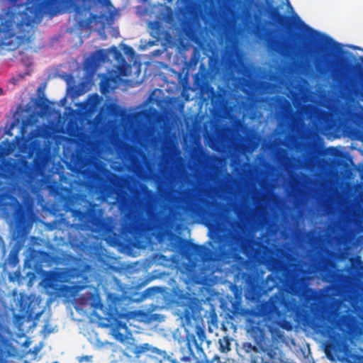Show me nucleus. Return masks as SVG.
Wrapping results in <instances>:
<instances>
[{
    "label": "nucleus",
    "mask_w": 363,
    "mask_h": 363,
    "mask_svg": "<svg viewBox=\"0 0 363 363\" xmlns=\"http://www.w3.org/2000/svg\"><path fill=\"white\" fill-rule=\"evenodd\" d=\"M289 143L291 150L289 169V196L291 203L289 266L278 257H270L267 267L272 272L266 279L267 291L278 289L266 306V313L278 320H284L288 313H295V111H289Z\"/></svg>",
    "instance_id": "obj_1"
},
{
    "label": "nucleus",
    "mask_w": 363,
    "mask_h": 363,
    "mask_svg": "<svg viewBox=\"0 0 363 363\" xmlns=\"http://www.w3.org/2000/svg\"><path fill=\"white\" fill-rule=\"evenodd\" d=\"M6 4L0 16V45H8L7 41L15 38L21 43H31L34 40L37 25L41 21L43 14L64 4L75 9L81 5L90 4L92 0H28L25 4L21 0H0ZM102 4L110 3L109 0H97Z\"/></svg>",
    "instance_id": "obj_2"
},
{
    "label": "nucleus",
    "mask_w": 363,
    "mask_h": 363,
    "mask_svg": "<svg viewBox=\"0 0 363 363\" xmlns=\"http://www.w3.org/2000/svg\"><path fill=\"white\" fill-rule=\"evenodd\" d=\"M303 324L326 338L325 352L339 357L350 352L351 337L354 332L353 318L342 315L335 319L321 303L314 301L303 315Z\"/></svg>",
    "instance_id": "obj_3"
},
{
    "label": "nucleus",
    "mask_w": 363,
    "mask_h": 363,
    "mask_svg": "<svg viewBox=\"0 0 363 363\" xmlns=\"http://www.w3.org/2000/svg\"><path fill=\"white\" fill-rule=\"evenodd\" d=\"M270 19L279 33L273 35L271 30L262 24H252L255 35L267 40L268 50L279 56L289 55V99L295 106V14L290 16L279 13L277 8H272L269 13Z\"/></svg>",
    "instance_id": "obj_4"
},
{
    "label": "nucleus",
    "mask_w": 363,
    "mask_h": 363,
    "mask_svg": "<svg viewBox=\"0 0 363 363\" xmlns=\"http://www.w3.org/2000/svg\"><path fill=\"white\" fill-rule=\"evenodd\" d=\"M157 203V194L146 186L143 190V196L136 197L134 206L128 198H121L118 211L123 216L124 230L135 240L143 238L155 230L160 223Z\"/></svg>",
    "instance_id": "obj_5"
},
{
    "label": "nucleus",
    "mask_w": 363,
    "mask_h": 363,
    "mask_svg": "<svg viewBox=\"0 0 363 363\" xmlns=\"http://www.w3.org/2000/svg\"><path fill=\"white\" fill-rule=\"evenodd\" d=\"M333 45L335 48H340L341 45L334 41L325 34L314 30L307 25L296 13V57L300 56L308 62H313L316 69L323 72L325 70L326 56L323 55V49L320 43ZM298 62L296 61V68Z\"/></svg>",
    "instance_id": "obj_6"
},
{
    "label": "nucleus",
    "mask_w": 363,
    "mask_h": 363,
    "mask_svg": "<svg viewBox=\"0 0 363 363\" xmlns=\"http://www.w3.org/2000/svg\"><path fill=\"white\" fill-rule=\"evenodd\" d=\"M213 238L218 244L221 258L228 262L237 260L241 252L247 257H252L257 253V242L240 233H217Z\"/></svg>",
    "instance_id": "obj_7"
},
{
    "label": "nucleus",
    "mask_w": 363,
    "mask_h": 363,
    "mask_svg": "<svg viewBox=\"0 0 363 363\" xmlns=\"http://www.w3.org/2000/svg\"><path fill=\"white\" fill-rule=\"evenodd\" d=\"M298 84L296 83V90ZM318 109L312 105H306L301 109L298 106V93L296 92V152L301 151L302 160L296 157V169L303 162L306 168L310 169L316 166L318 161V150L315 144L311 142H306L301 147L298 141V114L302 113L308 119L315 118Z\"/></svg>",
    "instance_id": "obj_8"
},
{
    "label": "nucleus",
    "mask_w": 363,
    "mask_h": 363,
    "mask_svg": "<svg viewBox=\"0 0 363 363\" xmlns=\"http://www.w3.org/2000/svg\"><path fill=\"white\" fill-rule=\"evenodd\" d=\"M89 206L85 211L72 209V217L78 220L76 228L94 233H104L106 230V223L99 216L96 204L89 203Z\"/></svg>",
    "instance_id": "obj_9"
},
{
    "label": "nucleus",
    "mask_w": 363,
    "mask_h": 363,
    "mask_svg": "<svg viewBox=\"0 0 363 363\" xmlns=\"http://www.w3.org/2000/svg\"><path fill=\"white\" fill-rule=\"evenodd\" d=\"M299 175L296 172V209L298 208V183ZM298 211L296 210V243L298 242ZM298 252L296 251V296H299L298 285L300 280L308 282L320 272L322 265L319 259L315 257L311 258L308 261L301 262L298 259Z\"/></svg>",
    "instance_id": "obj_10"
},
{
    "label": "nucleus",
    "mask_w": 363,
    "mask_h": 363,
    "mask_svg": "<svg viewBox=\"0 0 363 363\" xmlns=\"http://www.w3.org/2000/svg\"><path fill=\"white\" fill-rule=\"evenodd\" d=\"M264 326L265 324L257 323L255 325H251L249 332L256 345L267 354L269 360L274 362L277 355V348L269 347L270 341Z\"/></svg>",
    "instance_id": "obj_11"
},
{
    "label": "nucleus",
    "mask_w": 363,
    "mask_h": 363,
    "mask_svg": "<svg viewBox=\"0 0 363 363\" xmlns=\"http://www.w3.org/2000/svg\"><path fill=\"white\" fill-rule=\"evenodd\" d=\"M135 354L140 363H164L170 359L166 351L152 347L147 343L137 347Z\"/></svg>",
    "instance_id": "obj_12"
},
{
    "label": "nucleus",
    "mask_w": 363,
    "mask_h": 363,
    "mask_svg": "<svg viewBox=\"0 0 363 363\" xmlns=\"http://www.w3.org/2000/svg\"><path fill=\"white\" fill-rule=\"evenodd\" d=\"M14 219L17 230V237H19V239L16 242L17 250H18L23 245L25 241V230L30 224L28 208L24 205H18L14 213Z\"/></svg>",
    "instance_id": "obj_13"
},
{
    "label": "nucleus",
    "mask_w": 363,
    "mask_h": 363,
    "mask_svg": "<svg viewBox=\"0 0 363 363\" xmlns=\"http://www.w3.org/2000/svg\"><path fill=\"white\" fill-rule=\"evenodd\" d=\"M18 306L21 316L26 318L28 320L39 318L42 313L41 311H36L39 304L35 298L30 296L21 294Z\"/></svg>",
    "instance_id": "obj_14"
},
{
    "label": "nucleus",
    "mask_w": 363,
    "mask_h": 363,
    "mask_svg": "<svg viewBox=\"0 0 363 363\" xmlns=\"http://www.w3.org/2000/svg\"><path fill=\"white\" fill-rule=\"evenodd\" d=\"M124 184V179L122 176L110 173L107 178V182L101 185V194L105 198L112 197L118 194Z\"/></svg>",
    "instance_id": "obj_15"
},
{
    "label": "nucleus",
    "mask_w": 363,
    "mask_h": 363,
    "mask_svg": "<svg viewBox=\"0 0 363 363\" xmlns=\"http://www.w3.org/2000/svg\"><path fill=\"white\" fill-rule=\"evenodd\" d=\"M182 314L186 323L190 324L192 320H196L200 311V306L197 298L186 297L182 301Z\"/></svg>",
    "instance_id": "obj_16"
},
{
    "label": "nucleus",
    "mask_w": 363,
    "mask_h": 363,
    "mask_svg": "<svg viewBox=\"0 0 363 363\" xmlns=\"http://www.w3.org/2000/svg\"><path fill=\"white\" fill-rule=\"evenodd\" d=\"M53 279L61 283L74 284V279L82 278V273L80 269L76 267L60 269L59 271L54 272Z\"/></svg>",
    "instance_id": "obj_17"
},
{
    "label": "nucleus",
    "mask_w": 363,
    "mask_h": 363,
    "mask_svg": "<svg viewBox=\"0 0 363 363\" xmlns=\"http://www.w3.org/2000/svg\"><path fill=\"white\" fill-rule=\"evenodd\" d=\"M244 278L246 298L250 300L259 298L261 294V288L257 277L253 274H245Z\"/></svg>",
    "instance_id": "obj_18"
},
{
    "label": "nucleus",
    "mask_w": 363,
    "mask_h": 363,
    "mask_svg": "<svg viewBox=\"0 0 363 363\" xmlns=\"http://www.w3.org/2000/svg\"><path fill=\"white\" fill-rule=\"evenodd\" d=\"M183 242L188 255H194L195 258L198 260L205 261L208 259V257L211 254V250L208 248L203 245L194 244L186 240H184Z\"/></svg>",
    "instance_id": "obj_19"
},
{
    "label": "nucleus",
    "mask_w": 363,
    "mask_h": 363,
    "mask_svg": "<svg viewBox=\"0 0 363 363\" xmlns=\"http://www.w3.org/2000/svg\"><path fill=\"white\" fill-rule=\"evenodd\" d=\"M15 176V164L8 160H4L0 164V189Z\"/></svg>",
    "instance_id": "obj_20"
},
{
    "label": "nucleus",
    "mask_w": 363,
    "mask_h": 363,
    "mask_svg": "<svg viewBox=\"0 0 363 363\" xmlns=\"http://www.w3.org/2000/svg\"><path fill=\"white\" fill-rule=\"evenodd\" d=\"M357 79H355L351 82V90L354 93H358L363 91V67L357 65Z\"/></svg>",
    "instance_id": "obj_21"
},
{
    "label": "nucleus",
    "mask_w": 363,
    "mask_h": 363,
    "mask_svg": "<svg viewBox=\"0 0 363 363\" xmlns=\"http://www.w3.org/2000/svg\"><path fill=\"white\" fill-rule=\"evenodd\" d=\"M150 34L157 40L161 39L164 35V28L159 21H155L150 23Z\"/></svg>",
    "instance_id": "obj_22"
},
{
    "label": "nucleus",
    "mask_w": 363,
    "mask_h": 363,
    "mask_svg": "<svg viewBox=\"0 0 363 363\" xmlns=\"http://www.w3.org/2000/svg\"><path fill=\"white\" fill-rule=\"evenodd\" d=\"M9 347L10 345L6 341L0 340V363H10L7 358L13 354Z\"/></svg>",
    "instance_id": "obj_23"
},
{
    "label": "nucleus",
    "mask_w": 363,
    "mask_h": 363,
    "mask_svg": "<svg viewBox=\"0 0 363 363\" xmlns=\"http://www.w3.org/2000/svg\"><path fill=\"white\" fill-rule=\"evenodd\" d=\"M181 352L183 353V356L180 357L182 362H190L191 357H194L190 340H188L185 342V346L181 347Z\"/></svg>",
    "instance_id": "obj_24"
},
{
    "label": "nucleus",
    "mask_w": 363,
    "mask_h": 363,
    "mask_svg": "<svg viewBox=\"0 0 363 363\" xmlns=\"http://www.w3.org/2000/svg\"><path fill=\"white\" fill-rule=\"evenodd\" d=\"M219 349L222 352H227L230 350V342L228 337L219 339Z\"/></svg>",
    "instance_id": "obj_25"
},
{
    "label": "nucleus",
    "mask_w": 363,
    "mask_h": 363,
    "mask_svg": "<svg viewBox=\"0 0 363 363\" xmlns=\"http://www.w3.org/2000/svg\"><path fill=\"white\" fill-rule=\"evenodd\" d=\"M113 82V79L110 77H106L102 82L101 85V89L102 93L108 92L111 87V84Z\"/></svg>",
    "instance_id": "obj_26"
},
{
    "label": "nucleus",
    "mask_w": 363,
    "mask_h": 363,
    "mask_svg": "<svg viewBox=\"0 0 363 363\" xmlns=\"http://www.w3.org/2000/svg\"><path fill=\"white\" fill-rule=\"evenodd\" d=\"M196 363H222L220 357L217 354L215 355L211 359H208L206 357L203 359L197 361Z\"/></svg>",
    "instance_id": "obj_27"
},
{
    "label": "nucleus",
    "mask_w": 363,
    "mask_h": 363,
    "mask_svg": "<svg viewBox=\"0 0 363 363\" xmlns=\"http://www.w3.org/2000/svg\"><path fill=\"white\" fill-rule=\"evenodd\" d=\"M123 50L125 53L127 55H133L135 54L134 49L128 45H125Z\"/></svg>",
    "instance_id": "obj_28"
},
{
    "label": "nucleus",
    "mask_w": 363,
    "mask_h": 363,
    "mask_svg": "<svg viewBox=\"0 0 363 363\" xmlns=\"http://www.w3.org/2000/svg\"><path fill=\"white\" fill-rule=\"evenodd\" d=\"M7 155L8 150L6 149V147L0 145V158H3Z\"/></svg>",
    "instance_id": "obj_29"
},
{
    "label": "nucleus",
    "mask_w": 363,
    "mask_h": 363,
    "mask_svg": "<svg viewBox=\"0 0 363 363\" xmlns=\"http://www.w3.org/2000/svg\"><path fill=\"white\" fill-rule=\"evenodd\" d=\"M116 327L118 329H127V325L125 323H122L121 321H117Z\"/></svg>",
    "instance_id": "obj_30"
},
{
    "label": "nucleus",
    "mask_w": 363,
    "mask_h": 363,
    "mask_svg": "<svg viewBox=\"0 0 363 363\" xmlns=\"http://www.w3.org/2000/svg\"><path fill=\"white\" fill-rule=\"evenodd\" d=\"M118 318H125L127 320H128L130 317V315L128 313H118Z\"/></svg>",
    "instance_id": "obj_31"
},
{
    "label": "nucleus",
    "mask_w": 363,
    "mask_h": 363,
    "mask_svg": "<svg viewBox=\"0 0 363 363\" xmlns=\"http://www.w3.org/2000/svg\"><path fill=\"white\" fill-rule=\"evenodd\" d=\"M283 328L286 329V330H291L292 329L291 325L289 323H287V322H284V323L283 325Z\"/></svg>",
    "instance_id": "obj_32"
},
{
    "label": "nucleus",
    "mask_w": 363,
    "mask_h": 363,
    "mask_svg": "<svg viewBox=\"0 0 363 363\" xmlns=\"http://www.w3.org/2000/svg\"><path fill=\"white\" fill-rule=\"evenodd\" d=\"M245 346L247 347V349H246V350H247V351H249V350H250H250H255V351H257V348H256V347H255V346L253 347V346L251 345V343H248L247 345H245Z\"/></svg>",
    "instance_id": "obj_33"
},
{
    "label": "nucleus",
    "mask_w": 363,
    "mask_h": 363,
    "mask_svg": "<svg viewBox=\"0 0 363 363\" xmlns=\"http://www.w3.org/2000/svg\"><path fill=\"white\" fill-rule=\"evenodd\" d=\"M198 335H199V339L201 341H203V338L205 337V333L203 330H201L200 332H198Z\"/></svg>",
    "instance_id": "obj_34"
},
{
    "label": "nucleus",
    "mask_w": 363,
    "mask_h": 363,
    "mask_svg": "<svg viewBox=\"0 0 363 363\" xmlns=\"http://www.w3.org/2000/svg\"><path fill=\"white\" fill-rule=\"evenodd\" d=\"M114 50H115V54H116V58L118 59V57H121L122 58V55L121 53L117 50L116 48L114 47L113 48Z\"/></svg>",
    "instance_id": "obj_35"
},
{
    "label": "nucleus",
    "mask_w": 363,
    "mask_h": 363,
    "mask_svg": "<svg viewBox=\"0 0 363 363\" xmlns=\"http://www.w3.org/2000/svg\"><path fill=\"white\" fill-rule=\"evenodd\" d=\"M186 193L187 194V197L188 198H191L192 197V191L191 190H186Z\"/></svg>",
    "instance_id": "obj_36"
},
{
    "label": "nucleus",
    "mask_w": 363,
    "mask_h": 363,
    "mask_svg": "<svg viewBox=\"0 0 363 363\" xmlns=\"http://www.w3.org/2000/svg\"><path fill=\"white\" fill-rule=\"evenodd\" d=\"M167 362H171V363H179L178 360H177L176 359H173L171 357H170V359L167 360Z\"/></svg>",
    "instance_id": "obj_37"
},
{
    "label": "nucleus",
    "mask_w": 363,
    "mask_h": 363,
    "mask_svg": "<svg viewBox=\"0 0 363 363\" xmlns=\"http://www.w3.org/2000/svg\"><path fill=\"white\" fill-rule=\"evenodd\" d=\"M296 322H297L298 321V318H299V314H298L299 306L298 305L297 303H296Z\"/></svg>",
    "instance_id": "obj_38"
},
{
    "label": "nucleus",
    "mask_w": 363,
    "mask_h": 363,
    "mask_svg": "<svg viewBox=\"0 0 363 363\" xmlns=\"http://www.w3.org/2000/svg\"><path fill=\"white\" fill-rule=\"evenodd\" d=\"M73 287L75 288L77 291H79L84 288L83 286H78V285H75Z\"/></svg>",
    "instance_id": "obj_39"
},
{
    "label": "nucleus",
    "mask_w": 363,
    "mask_h": 363,
    "mask_svg": "<svg viewBox=\"0 0 363 363\" xmlns=\"http://www.w3.org/2000/svg\"><path fill=\"white\" fill-rule=\"evenodd\" d=\"M68 168H69V169H70L72 171H73V172H77V169H77V168H76V167H74V166H72V165H71V164H70L69 166H68Z\"/></svg>",
    "instance_id": "obj_40"
},
{
    "label": "nucleus",
    "mask_w": 363,
    "mask_h": 363,
    "mask_svg": "<svg viewBox=\"0 0 363 363\" xmlns=\"http://www.w3.org/2000/svg\"><path fill=\"white\" fill-rule=\"evenodd\" d=\"M62 290H64V291H69V289H70V287H69V286H62Z\"/></svg>",
    "instance_id": "obj_41"
},
{
    "label": "nucleus",
    "mask_w": 363,
    "mask_h": 363,
    "mask_svg": "<svg viewBox=\"0 0 363 363\" xmlns=\"http://www.w3.org/2000/svg\"><path fill=\"white\" fill-rule=\"evenodd\" d=\"M222 363H233V359H227L226 361L225 362H222Z\"/></svg>",
    "instance_id": "obj_42"
},
{
    "label": "nucleus",
    "mask_w": 363,
    "mask_h": 363,
    "mask_svg": "<svg viewBox=\"0 0 363 363\" xmlns=\"http://www.w3.org/2000/svg\"><path fill=\"white\" fill-rule=\"evenodd\" d=\"M10 81L13 84H16L17 82V80L15 78H11Z\"/></svg>",
    "instance_id": "obj_43"
},
{
    "label": "nucleus",
    "mask_w": 363,
    "mask_h": 363,
    "mask_svg": "<svg viewBox=\"0 0 363 363\" xmlns=\"http://www.w3.org/2000/svg\"><path fill=\"white\" fill-rule=\"evenodd\" d=\"M13 262H18V257H17V254H14L13 255Z\"/></svg>",
    "instance_id": "obj_44"
},
{
    "label": "nucleus",
    "mask_w": 363,
    "mask_h": 363,
    "mask_svg": "<svg viewBox=\"0 0 363 363\" xmlns=\"http://www.w3.org/2000/svg\"><path fill=\"white\" fill-rule=\"evenodd\" d=\"M154 289L153 288H148L147 289H146V292L147 293H149L150 291L153 290Z\"/></svg>",
    "instance_id": "obj_45"
},
{
    "label": "nucleus",
    "mask_w": 363,
    "mask_h": 363,
    "mask_svg": "<svg viewBox=\"0 0 363 363\" xmlns=\"http://www.w3.org/2000/svg\"><path fill=\"white\" fill-rule=\"evenodd\" d=\"M351 48H352V49H354V50H359V48H358L357 46H354H354H352Z\"/></svg>",
    "instance_id": "obj_46"
},
{
    "label": "nucleus",
    "mask_w": 363,
    "mask_h": 363,
    "mask_svg": "<svg viewBox=\"0 0 363 363\" xmlns=\"http://www.w3.org/2000/svg\"><path fill=\"white\" fill-rule=\"evenodd\" d=\"M4 94V90L2 88H0V96H1Z\"/></svg>",
    "instance_id": "obj_47"
},
{
    "label": "nucleus",
    "mask_w": 363,
    "mask_h": 363,
    "mask_svg": "<svg viewBox=\"0 0 363 363\" xmlns=\"http://www.w3.org/2000/svg\"><path fill=\"white\" fill-rule=\"evenodd\" d=\"M84 359V360H89V359L90 358V357L89 356H85L83 357Z\"/></svg>",
    "instance_id": "obj_48"
},
{
    "label": "nucleus",
    "mask_w": 363,
    "mask_h": 363,
    "mask_svg": "<svg viewBox=\"0 0 363 363\" xmlns=\"http://www.w3.org/2000/svg\"><path fill=\"white\" fill-rule=\"evenodd\" d=\"M291 342L292 345H295V340L291 339Z\"/></svg>",
    "instance_id": "obj_49"
},
{
    "label": "nucleus",
    "mask_w": 363,
    "mask_h": 363,
    "mask_svg": "<svg viewBox=\"0 0 363 363\" xmlns=\"http://www.w3.org/2000/svg\"><path fill=\"white\" fill-rule=\"evenodd\" d=\"M255 18H256V20H257V21H259V20H260V18H259L258 16H255Z\"/></svg>",
    "instance_id": "obj_50"
},
{
    "label": "nucleus",
    "mask_w": 363,
    "mask_h": 363,
    "mask_svg": "<svg viewBox=\"0 0 363 363\" xmlns=\"http://www.w3.org/2000/svg\"><path fill=\"white\" fill-rule=\"evenodd\" d=\"M360 60L363 62V56L360 57Z\"/></svg>",
    "instance_id": "obj_51"
},
{
    "label": "nucleus",
    "mask_w": 363,
    "mask_h": 363,
    "mask_svg": "<svg viewBox=\"0 0 363 363\" xmlns=\"http://www.w3.org/2000/svg\"><path fill=\"white\" fill-rule=\"evenodd\" d=\"M53 363H58L57 362H54Z\"/></svg>",
    "instance_id": "obj_52"
},
{
    "label": "nucleus",
    "mask_w": 363,
    "mask_h": 363,
    "mask_svg": "<svg viewBox=\"0 0 363 363\" xmlns=\"http://www.w3.org/2000/svg\"><path fill=\"white\" fill-rule=\"evenodd\" d=\"M233 363H235V362L233 361Z\"/></svg>",
    "instance_id": "obj_53"
},
{
    "label": "nucleus",
    "mask_w": 363,
    "mask_h": 363,
    "mask_svg": "<svg viewBox=\"0 0 363 363\" xmlns=\"http://www.w3.org/2000/svg\"><path fill=\"white\" fill-rule=\"evenodd\" d=\"M362 269H363V267H362Z\"/></svg>",
    "instance_id": "obj_54"
}]
</instances>
